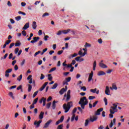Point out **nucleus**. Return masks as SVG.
<instances>
[{
  "label": "nucleus",
  "instance_id": "obj_1",
  "mask_svg": "<svg viewBox=\"0 0 129 129\" xmlns=\"http://www.w3.org/2000/svg\"><path fill=\"white\" fill-rule=\"evenodd\" d=\"M88 103V100L86 97H83V98H81L80 101L79 102V104L81 105V107L82 109H84L85 106L87 105Z\"/></svg>",
  "mask_w": 129,
  "mask_h": 129
},
{
  "label": "nucleus",
  "instance_id": "obj_2",
  "mask_svg": "<svg viewBox=\"0 0 129 129\" xmlns=\"http://www.w3.org/2000/svg\"><path fill=\"white\" fill-rule=\"evenodd\" d=\"M72 106H73L72 102H68L67 104H64L63 105V108L64 110V113H68Z\"/></svg>",
  "mask_w": 129,
  "mask_h": 129
},
{
  "label": "nucleus",
  "instance_id": "obj_3",
  "mask_svg": "<svg viewBox=\"0 0 129 129\" xmlns=\"http://www.w3.org/2000/svg\"><path fill=\"white\" fill-rule=\"evenodd\" d=\"M13 71V69H8V70H7L5 72V77L6 78H9L10 77L9 73H11Z\"/></svg>",
  "mask_w": 129,
  "mask_h": 129
},
{
  "label": "nucleus",
  "instance_id": "obj_4",
  "mask_svg": "<svg viewBox=\"0 0 129 129\" xmlns=\"http://www.w3.org/2000/svg\"><path fill=\"white\" fill-rule=\"evenodd\" d=\"M33 40L31 41V43L32 44H34L35 43L38 42L40 40L39 37H34L33 38H32Z\"/></svg>",
  "mask_w": 129,
  "mask_h": 129
},
{
  "label": "nucleus",
  "instance_id": "obj_5",
  "mask_svg": "<svg viewBox=\"0 0 129 129\" xmlns=\"http://www.w3.org/2000/svg\"><path fill=\"white\" fill-rule=\"evenodd\" d=\"M52 121V119H49L48 121L45 123V125L43 126L44 128H48L49 125L51 123V122Z\"/></svg>",
  "mask_w": 129,
  "mask_h": 129
},
{
  "label": "nucleus",
  "instance_id": "obj_6",
  "mask_svg": "<svg viewBox=\"0 0 129 129\" xmlns=\"http://www.w3.org/2000/svg\"><path fill=\"white\" fill-rule=\"evenodd\" d=\"M93 72L91 71L90 74L89 75V77L88 79V82H90L92 80H93Z\"/></svg>",
  "mask_w": 129,
  "mask_h": 129
},
{
  "label": "nucleus",
  "instance_id": "obj_7",
  "mask_svg": "<svg viewBox=\"0 0 129 129\" xmlns=\"http://www.w3.org/2000/svg\"><path fill=\"white\" fill-rule=\"evenodd\" d=\"M105 94L106 95H110V91L109 90L108 86H106V89L105 90Z\"/></svg>",
  "mask_w": 129,
  "mask_h": 129
},
{
  "label": "nucleus",
  "instance_id": "obj_8",
  "mask_svg": "<svg viewBox=\"0 0 129 129\" xmlns=\"http://www.w3.org/2000/svg\"><path fill=\"white\" fill-rule=\"evenodd\" d=\"M97 119H98V116H93V117H90V121L92 122L97 121Z\"/></svg>",
  "mask_w": 129,
  "mask_h": 129
},
{
  "label": "nucleus",
  "instance_id": "obj_9",
  "mask_svg": "<svg viewBox=\"0 0 129 129\" xmlns=\"http://www.w3.org/2000/svg\"><path fill=\"white\" fill-rule=\"evenodd\" d=\"M103 110V108H100L99 109H98V110H97V111L95 112V115H100V112L101 111H102Z\"/></svg>",
  "mask_w": 129,
  "mask_h": 129
},
{
  "label": "nucleus",
  "instance_id": "obj_10",
  "mask_svg": "<svg viewBox=\"0 0 129 129\" xmlns=\"http://www.w3.org/2000/svg\"><path fill=\"white\" fill-rule=\"evenodd\" d=\"M110 114H109V117L110 118H113V114H114L115 113V111H113L112 109H110Z\"/></svg>",
  "mask_w": 129,
  "mask_h": 129
},
{
  "label": "nucleus",
  "instance_id": "obj_11",
  "mask_svg": "<svg viewBox=\"0 0 129 129\" xmlns=\"http://www.w3.org/2000/svg\"><path fill=\"white\" fill-rule=\"evenodd\" d=\"M99 67L103 69H106L107 68V66L105 64L102 62L99 63Z\"/></svg>",
  "mask_w": 129,
  "mask_h": 129
},
{
  "label": "nucleus",
  "instance_id": "obj_12",
  "mask_svg": "<svg viewBox=\"0 0 129 129\" xmlns=\"http://www.w3.org/2000/svg\"><path fill=\"white\" fill-rule=\"evenodd\" d=\"M30 27L29 23H26L24 26L22 28V30H26Z\"/></svg>",
  "mask_w": 129,
  "mask_h": 129
},
{
  "label": "nucleus",
  "instance_id": "obj_13",
  "mask_svg": "<svg viewBox=\"0 0 129 129\" xmlns=\"http://www.w3.org/2000/svg\"><path fill=\"white\" fill-rule=\"evenodd\" d=\"M44 114H45V113L43 111H41L40 112V114L39 115V118L40 119H42L44 118Z\"/></svg>",
  "mask_w": 129,
  "mask_h": 129
},
{
  "label": "nucleus",
  "instance_id": "obj_14",
  "mask_svg": "<svg viewBox=\"0 0 129 129\" xmlns=\"http://www.w3.org/2000/svg\"><path fill=\"white\" fill-rule=\"evenodd\" d=\"M106 74L105 73H104V72H103L102 71H100L98 74H97V75L98 76H103V75H105Z\"/></svg>",
  "mask_w": 129,
  "mask_h": 129
},
{
  "label": "nucleus",
  "instance_id": "obj_15",
  "mask_svg": "<svg viewBox=\"0 0 129 129\" xmlns=\"http://www.w3.org/2000/svg\"><path fill=\"white\" fill-rule=\"evenodd\" d=\"M32 28H33V29L35 30L36 29L37 27V24H36V22H35V21L33 22L32 23Z\"/></svg>",
  "mask_w": 129,
  "mask_h": 129
},
{
  "label": "nucleus",
  "instance_id": "obj_16",
  "mask_svg": "<svg viewBox=\"0 0 129 129\" xmlns=\"http://www.w3.org/2000/svg\"><path fill=\"white\" fill-rule=\"evenodd\" d=\"M110 89L112 90L113 89H114V90H117V87H116V86L115 84H113L112 85V87H110Z\"/></svg>",
  "mask_w": 129,
  "mask_h": 129
},
{
  "label": "nucleus",
  "instance_id": "obj_17",
  "mask_svg": "<svg viewBox=\"0 0 129 129\" xmlns=\"http://www.w3.org/2000/svg\"><path fill=\"white\" fill-rule=\"evenodd\" d=\"M57 102L55 101H53L52 102V108L53 109H55L56 108V103H57Z\"/></svg>",
  "mask_w": 129,
  "mask_h": 129
},
{
  "label": "nucleus",
  "instance_id": "obj_18",
  "mask_svg": "<svg viewBox=\"0 0 129 129\" xmlns=\"http://www.w3.org/2000/svg\"><path fill=\"white\" fill-rule=\"evenodd\" d=\"M9 96H10L13 100L15 99V97L12 92H9Z\"/></svg>",
  "mask_w": 129,
  "mask_h": 129
},
{
  "label": "nucleus",
  "instance_id": "obj_19",
  "mask_svg": "<svg viewBox=\"0 0 129 129\" xmlns=\"http://www.w3.org/2000/svg\"><path fill=\"white\" fill-rule=\"evenodd\" d=\"M66 92V91L64 90V88H61V89H60V91H59V94H60V95H63V93H64V92Z\"/></svg>",
  "mask_w": 129,
  "mask_h": 129
},
{
  "label": "nucleus",
  "instance_id": "obj_20",
  "mask_svg": "<svg viewBox=\"0 0 129 129\" xmlns=\"http://www.w3.org/2000/svg\"><path fill=\"white\" fill-rule=\"evenodd\" d=\"M96 66H97L96 61H94V62H93V71H95Z\"/></svg>",
  "mask_w": 129,
  "mask_h": 129
},
{
  "label": "nucleus",
  "instance_id": "obj_21",
  "mask_svg": "<svg viewBox=\"0 0 129 129\" xmlns=\"http://www.w3.org/2000/svg\"><path fill=\"white\" fill-rule=\"evenodd\" d=\"M34 125H36V127H38L40 125L37 120L34 121Z\"/></svg>",
  "mask_w": 129,
  "mask_h": 129
},
{
  "label": "nucleus",
  "instance_id": "obj_22",
  "mask_svg": "<svg viewBox=\"0 0 129 129\" xmlns=\"http://www.w3.org/2000/svg\"><path fill=\"white\" fill-rule=\"evenodd\" d=\"M90 120L89 119H86L85 121V126H87L89 123Z\"/></svg>",
  "mask_w": 129,
  "mask_h": 129
},
{
  "label": "nucleus",
  "instance_id": "obj_23",
  "mask_svg": "<svg viewBox=\"0 0 129 129\" xmlns=\"http://www.w3.org/2000/svg\"><path fill=\"white\" fill-rule=\"evenodd\" d=\"M28 92H30L32 89V86L30 84H28Z\"/></svg>",
  "mask_w": 129,
  "mask_h": 129
},
{
  "label": "nucleus",
  "instance_id": "obj_24",
  "mask_svg": "<svg viewBox=\"0 0 129 129\" xmlns=\"http://www.w3.org/2000/svg\"><path fill=\"white\" fill-rule=\"evenodd\" d=\"M90 92L92 93H96V91H97V88H95L94 89H90Z\"/></svg>",
  "mask_w": 129,
  "mask_h": 129
},
{
  "label": "nucleus",
  "instance_id": "obj_25",
  "mask_svg": "<svg viewBox=\"0 0 129 129\" xmlns=\"http://www.w3.org/2000/svg\"><path fill=\"white\" fill-rule=\"evenodd\" d=\"M84 46L86 48L90 47H91V44H90V43H88L87 42H86V44H85Z\"/></svg>",
  "mask_w": 129,
  "mask_h": 129
},
{
  "label": "nucleus",
  "instance_id": "obj_26",
  "mask_svg": "<svg viewBox=\"0 0 129 129\" xmlns=\"http://www.w3.org/2000/svg\"><path fill=\"white\" fill-rule=\"evenodd\" d=\"M48 80L49 81H51L52 80V79H53L52 77L51 76V74H49L48 75Z\"/></svg>",
  "mask_w": 129,
  "mask_h": 129
},
{
  "label": "nucleus",
  "instance_id": "obj_27",
  "mask_svg": "<svg viewBox=\"0 0 129 129\" xmlns=\"http://www.w3.org/2000/svg\"><path fill=\"white\" fill-rule=\"evenodd\" d=\"M71 98V95H67V99L66 100V102H68Z\"/></svg>",
  "mask_w": 129,
  "mask_h": 129
},
{
  "label": "nucleus",
  "instance_id": "obj_28",
  "mask_svg": "<svg viewBox=\"0 0 129 129\" xmlns=\"http://www.w3.org/2000/svg\"><path fill=\"white\" fill-rule=\"evenodd\" d=\"M63 124H60V125H59L56 129H63Z\"/></svg>",
  "mask_w": 129,
  "mask_h": 129
},
{
  "label": "nucleus",
  "instance_id": "obj_29",
  "mask_svg": "<svg viewBox=\"0 0 129 129\" xmlns=\"http://www.w3.org/2000/svg\"><path fill=\"white\" fill-rule=\"evenodd\" d=\"M38 100H39V98H36V99H35L33 101V103H32V104L34 105L36 104L37 103Z\"/></svg>",
  "mask_w": 129,
  "mask_h": 129
},
{
  "label": "nucleus",
  "instance_id": "obj_30",
  "mask_svg": "<svg viewBox=\"0 0 129 129\" xmlns=\"http://www.w3.org/2000/svg\"><path fill=\"white\" fill-rule=\"evenodd\" d=\"M58 86V84L57 83H55L53 87L51 88L52 89H55Z\"/></svg>",
  "mask_w": 129,
  "mask_h": 129
},
{
  "label": "nucleus",
  "instance_id": "obj_31",
  "mask_svg": "<svg viewBox=\"0 0 129 129\" xmlns=\"http://www.w3.org/2000/svg\"><path fill=\"white\" fill-rule=\"evenodd\" d=\"M39 93V91H36L34 92V94H33V96H32V97L35 98Z\"/></svg>",
  "mask_w": 129,
  "mask_h": 129
},
{
  "label": "nucleus",
  "instance_id": "obj_32",
  "mask_svg": "<svg viewBox=\"0 0 129 129\" xmlns=\"http://www.w3.org/2000/svg\"><path fill=\"white\" fill-rule=\"evenodd\" d=\"M62 85L63 86L69 85L68 82L66 81V80L63 81L62 82Z\"/></svg>",
  "mask_w": 129,
  "mask_h": 129
},
{
  "label": "nucleus",
  "instance_id": "obj_33",
  "mask_svg": "<svg viewBox=\"0 0 129 129\" xmlns=\"http://www.w3.org/2000/svg\"><path fill=\"white\" fill-rule=\"evenodd\" d=\"M64 115H62L61 117H60V118L59 119V121L61 122H62L64 120Z\"/></svg>",
  "mask_w": 129,
  "mask_h": 129
},
{
  "label": "nucleus",
  "instance_id": "obj_34",
  "mask_svg": "<svg viewBox=\"0 0 129 129\" xmlns=\"http://www.w3.org/2000/svg\"><path fill=\"white\" fill-rule=\"evenodd\" d=\"M8 53H6L4 57H1V60H2L3 59H6L7 57H8Z\"/></svg>",
  "mask_w": 129,
  "mask_h": 129
},
{
  "label": "nucleus",
  "instance_id": "obj_35",
  "mask_svg": "<svg viewBox=\"0 0 129 129\" xmlns=\"http://www.w3.org/2000/svg\"><path fill=\"white\" fill-rule=\"evenodd\" d=\"M22 75H20L17 78V80L20 82L21 80H22Z\"/></svg>",
  "mask_w": 129,
  "mask_h": 129
},
{
  "label": "nucleus",
  "instance_id": "obj_36",
  "mask_svg": "<svg viewBox=\"0 0 129 129\" xmlns=\"http://www.w3.org/2000/svg\"><path fill=\"white\" fill-rule=\"evenodd\" d=\"M21 19L22 18L21 16H17L16 17H15V20L17 21L21 20Z\"/></svg>",
  "mask_w": 129,
  "mask_h": 129
},
{
  "label": "nucleus",
  "instance_id": "obj_37",
  "mask_svg": "<svg viewBox=\"0 0 129 129\" xmlns=\"http://www.w3.org/2000/svg\"><path fill=\"white\" fill-rule=\"evenodd\" d=\"M18 14H19V15H23V16H26V14L25 13L23 12H22V11H19V12H18Z\"/></svg>",
  "mask_w": 129,
  "mask_h": 129
},
{
  "label": "nucleus",
  "instance_id": "obj_38",
  "mask_svg": "<svg viewBox=\"0 0 129 129\" xmlns=\"http://www.w3.org/2000/svg\"><path fill=\"white\" fill-rule=\"evenodd\" d=\"M71 79H72L71 77H68L66 78L64 80L68 82H69L71 81Z\"/></svg>",
  "mask_w": 129,
  "mask_h": 129
},
{
  "label": "nucleus",
  "instance_id": "obj_39",
  "mask_svg": "<svg viewBox=\"0 0 129 129\" xmlns=\"http://www.w3.org/2000/svg\"><path fill=\"white\" fill-rule=\"evenodd\" d=\"M75 118V114H73V116H72L71 119V122H73V121H74V119Z\"/></svg>",
  "mask_w": 129,
  "mask_h": 129
},
{
  "label": "nucleus",
  "instance_id": "obj_40",
  "mask_svg": "<svg viewBox=\"0 0 129 129\" xmlns=\"http://www.w3.org/2000/svg\"><path fill=\"white\" fill-rule=\"evenodd\" d=\"M46 87L43 85V86L39 89L40 91H43Z\"/></svg>",
  "mask_w": 129,
  "mask_h": 129
},
{
  "label": "nucleus",
  "instance_id": "obj_41",
  "mask_svg": "<svg viewBox=\"0 0 129 129\" xmlns=\"http://www.w3.org/2000/svg\"><path fill=\"white\" fill-rule=\"evenodd\" d=\"M19 50H20V49H19V48H15V51H14L15 53V54H17V53L19 52Z\"/></svg>",
  "mask_w": 129,
  "mask_h": 129
},
{
  "label": "nucleus",
  "instance_id": "obj_42",
  "mask_svg": "<svg viewBox=\"0 0 129 129\" xmlns=\"http://www.w3.org/2000/svg\"><path fill=\"white\" fill-rule=\"evenodd\" d=\"M49 16V13H45L44 14H43L42 18H44L46 16Z\"/></svg>",
  "mask_w": 129,
  "mask_h": 129
},
{
  "label": "nucleus",
  "instance_id": "obj_43",
  "mask_svg": "<svg viewBox=\"0 0 129 129\" xmlns=\"http://www.w3.org/2000/svg\"><path fill=\"white\" fill-rule=\"evenodd\" d=\"M22 35H23V36H26V34H27V33H26V32L25 30H23V31H22Z\"/></svg>",
  "mask_w": 129,
  "mask_h": 129
},
{
  "label": "nucleus",
  "instance_id": "obj_44",
  "mask_svg": "<svg viewBox=\"0 0 129 129\" xmlns=\"http://www.w3.org/2000/svg\"><path fill=\"white\" fill-rule=\"evenodd\" d=\"M14 70L15 71H17L19 70V67L17 64H16L15 66H14Z\"/></svg>",
  "mask_w": 129,
  "mask_h": 129
},
{
  "label": "nucleus",
  "instance_id": "obj_45",
  "mask_svg": "<svg viewBox=\"0 0 129 129\" xmlns=\"http://www.w3.org/2000/svg\"><path fill=\"white\" fill-rule=\"evenodd\" d=\"M51 102H49V103H47V104H46V108H47V109H49V108H50V106H51Z\"/></svg>",
  "mask_w": 129,
  "mask_h": 129
},
{
  "label": "nucleus",
  "instance_id": "obj_46",
  "mask_svg": "<svg viewBox=\"0 0 129 129\" xmlns=\"http://www.w3.org/2000/svg\"><path fill=\"white\" fill-rule=\"evenodd\" d=\"M21 46V42H16L15 43V46L16 47H18V46Z\"/></svg>",
  "mask_w": 129,
  "mask_h": 129
},
{
  "label": "nucleus",
  "instance_id": "obj_47",
  "mask_svg": "<svg viewBox=\"0 0 129 129\" xmlns=\"http://www.w3.org/2000/svg\"><path fill=\"white\" fill-rule=\"evenodd\" d=\"M96 98V97H94L93 96H89L88 99L89 100H93L94 99Z\"/></svg>",
  "mask_w": 129,
  "mask_h": 129
},
{
  "label": "nucleus",
  "instance_id": "obj_48",
  "mask_svg": "<svg viewBox=\"0 0 129 129\" xmlns=\"http://www.w3.org/2000/svg\"><path fill=\"white\" fill-rule=\"evenodd\" d=\"M15 45V43L14 42H12V43H11L9 46V48H12L14 45Z\"/></svg>",
  "mask_w": 129,
  "mask_h": 129
},
{
  "label": "nucleus",
  "instance_id": "obj_49",
  "mask_svg": "<svg viewBox=\"0 0 129 129\" xmlns=\"http://www.w3.org/2000/svg\"><path fill=\"white\" fill-rule=\"evenodd\" d=\"M42 44H43V41L42 40L39 41L38 44V46H41Z\"/></svg>",
  "mask_w": 129,
  "mask_h": 129
},
{
  "label": "nucleus",
  "instance_id": "obj_50",
  "mask_svg": "<svg viewBox=\"0 0 129 129\" xmlns=\"http://www.w3.org/2000/svg\"><path fill=\"white\" fill-rule=\"evenodd\" d=\"M77 110V108L76 107L74 108V109L72 111V114H74L76 112Z\"/></svg>",
  "mask_w": 129,
  "mask_h": 129
},
{
  "label": "nucleus",
  "instance_id": "obj_51",
  "mask_svg": "<svg viewBox=\"0 0 129 129\" xmlns=\"http://www.w3.org/2000/svg\"><path fill=\"white\" fill-rule=\"evenodd\" d=\"M98 101H95L93 104V107H95L96 105L98 104Z\"/></svg>",
  "mask_w": 129,
  "mask_h": 129
},
{
  "label": "nucleus",
  "instance_id": "obj_52",
  "mask_svg": "<svg viewBox=\"0 0 129 129\" xmlns=\"http://www.w3.org/2000/svg\"><path fill=\"white\" fill-rule=\"evenodd\" d=\"M13 54L12 53H10V54H9V59H12V58H13Z\"/></svg>",
  "mask_w": 129,
  "mask_h": 129
},
{
  "label": "nucleus",
  "instance_id": "obj_53",
  "mask_svg": "<svg viewBox=\"0 0 129 129\" xmlns=\"http://www.w3.org/2000/svg\"><path fill=\"white\" fill-rule=\"evenodd\" d=\"M7 5H8V7H12V3H11L10 1H8V2L7 3Z\"/></svg>",
  "mask_w": 129,
  "mask_h": 129
},
{
  "label": "nucleus",
  "instance_id": "obj_54",
  "mask_svg": "<svg viewBox=\"0 0 129 129\" xmlns=\"http://www.w3.org/2000/svg\"><path fill=\"white\" fill-rule=\"evenodd\" d=\"M45 75L43 74H41V76H40V80H43L45 78Z\"/></svg>",
  "mask_w": 129,
  "mask_h": 129
},
{
  "label": "nucleus",
  "instance_id": "obj_55",
  "mask_svg": "<svg viewBox=\"0 0 129 129\" xmlns=\"http://www.w3.org/2000/svg\"><path fill=\"white\" fill-rule=\"evenodd\" d=\"M49 38V36H48V35H45V36H44V40L45 41H48V38Z\"/></svg>",
  "mask_w": 129,
  "mask_h": 129
},
{
  "label": "nucleus",
  "instance_id": "obj_56",
  "mask_svg": "<svg viewBox=\"0 0 129 129\" xmlns=\"http://www.w3.org/2000/svg\"><path fill=\"white\" fill-rule=\"evenodd\" d=\"M81 56H78L75 58V60L77 61H80Z\"/></svg>",
  "mask_w": 129,
  "mask_h": 129
},
{
  "label": "nucleus",
  "instance_id": "obj_57",
  "mask_svg": "<svg viewBox=\"0 0 129 129\" xmlns=\"http://www.w3.org/2000/svg\"><path fill=\"white\" fill-rule=\"evenodd\" d=\"M81 90H83L84 91H86L87 89L85 86H83L81 88Z\"/></svg>",
  "mask_w": 129,
  "mask_h": 129
},
{
  "label": "nucleus",
  "instance_id": "obj_58",
  "mask_svg": "<svg viewBox=\"0 0 129 129\" xmlns=\"http://www.w3.org/2000/svg\"><path fill=\"white\" fill-rule=\"evenodd\" d=\"M11 42V40H7L6 42V44L9 45Z\"/></svg>",
  "mask_w": 129,
  "mask_h": 129
},
{
  "label": "nucleus",
  "instance_id": "obj_59",
  "mask_svg": "<svg viewBox=\"0 0 129 129\" xmlns=\"http://www.w3.org/2000/svg\"><path fill=\"white\" fill-rule=\"evenodd\" d=\"M83 108H81L80 107H78V110H79V111H80V112H81V113H83V109H82Z\"/></svg>",
  "mask_w": 129,
  "mask_h": 129
},
{
  "label": "nucleus",
  "instance_id": "obj_60",
  "mask_svg": "<svg viewBox=\"0 0 129 129\" xmlns=\"http://www.w3.org/2000/svg\"><path fill=\"white\" fill-rule=\"evenodd\" d=\"M104 101L105 102V105H107L108 104V102H107V100L106 98H104Z\"/></svg>",
  "mask_w": 129,
  "mask_h": 129
},
{
  "label": "nucleus",
  "instance_id": "obj_61",
  "mask_svg": "<svg viewBox=\"0 0 129 129\" xmlns=\"http://www.w3.org/2000/svg\"><path fill=\"white\" fill-rule=\"evenodd\" d=\"M62 34V31H58V33L56 34L58 36H60Z\"/></svg>",
  "mask_w": 129,
  "mask_h": 129
},
{
  "label": "nucleus",
  "instance_id": "obj_62",
  "mask_svg": "<svg viewBox=\"0 0 129 129\" xmlns=\"http://www.w3.org/2000/svg\"><path fill=\"white\" fill-rule=\"evenodd\" d=\"M35 108V105L32 104L30 106V109H32L33 108Z\"/></svg>",
  "mask_w": 129,
  "mask_h": 129
},
{
  "label": "nucleus",
  "instance_id": "obj_63",
  "mask_svg": "<svg viewBox=\"0 0 129 129\" xmlns=\"http://www.w3.org/2000/svg\"><path fill=\"white\" fill-rule=\"evenodd\" d=\"M98 42L99 44H102V39H101V38L98 39Z\"/></svg>",
  "mask_w": 129,
  "mask_h": 129
},
{
  "label": "nucleus",
  "instance_id": "obj_64",
  "mask_svg": "<svg viewBox=\"0 0 129 129\" xmlns=\"http://www.w3.org/2000/svg\"><path fill=\"white\" fill-rule=\"evenodd\" d=\"M63 50L58 51L57 54H58V55H60V54H61L63 53Z\"/></svg>",
  "mask_w": 129,
  "mask_h": 129
}]
</instances>
